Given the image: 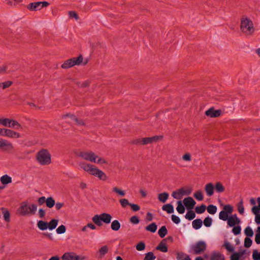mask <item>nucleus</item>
Masks as SVG:
<instances>
[{"mask_svg":"<svg viewBox=\"0 0 260 260\" xmlns=\"http://www.w3.org/2000/svg\"><path fill=\"white\" fill-rule=\"evenodd\" d=\"M11 123V119L9 118H3L2 119V125L10 127Z\"/></svg>","mask_w":260,"mask_h":260,"instance_id":"51","label":"nucleus"},{"mask_svg":"<svg viewBox=\"0 0 260 260\" xmlns=\"http://www.w3.org/2000/svg\"><path fill=\"white\" fill-rule=\"evenodd\" d=\"M172 197L174 199H180L182 198V195L179 194V189L177 191H174L172 194Z\"/></svg>","mask_w":260,"mask_h":260,"instance_id":"59","label":"nucleus"},{"mask_svg":"<svg viewBox=\"0 0 260 260\" xmlns=\"http://www.w3.org/2000/svg\"><path fill=\"white\" fill-rule=\"evenodd\" d=\"M214 187L212 183L207 184L205 187V190L208 196L211 197L214 193Z\"/></svg>","mask_w":260,"mask_h":260,"instance_id":"16","label":"nucleus"},{"mask_svg":"<svg viewBox=\"0 0 260 260\" xmlns=\"http://www.w3.org/2000/svg\"><path fill=\"white\" fill-rule=\"evenodd\" d=\"M83 58L81 55L78 57H72L66 60V68H70L75 65L79 66L83 62Z\"/></svg>","mask_w":260,"mask_h":260,"instance_id":"8","label":"nucleus"},{"mask_svg":"<svg viewBox=\"0 0 260 260\" xmlns=\"http://www.w3.org/2000/svg\"><path fill=\"white\" fill-rule=\"evenodd\" d=\"M37 160L42 165H47L51 162V155L45 149L40 150L37 154Z\"/></svg>","mask_w":260,"mask_h":260,"instance_id":"4","label":"nucleus"},{"mask_svg":"<svg viewBox=\"0 0 260 260\" xmlns=\"http://www.w3.org/2000/svg\"><path fill=\"white\" fill-rule=\"evenodd\" d=\"M207 212L212 215H214L217 212V208L216 206L210 204L206 207Z\"/></svg>","mask_w":260,"mask_h":260,"instance_id":"27","label":"nucleus"},{"mask_svg":"<svg viewBox=\"0 0 260 260\" xmlns=\"http://www.w3.org/2000/svg\"><path fill=\"white\" fill-rule=\"evenodd\" d=\"M113 191L116 193H118L121 197H123L125 194V192L124 191L119 189L117 187L113 188Z\"/></svg>","mask_w":260,"mask_h":260,"instance_id":"54","label":"nucleus"},{"mask_svg":"<svg viewBox=\"0 0 260 260\" xmlns=\"http://www.w3.org/2000/svg\"><path fill=\"white\" fill-rule=\"evenodd\" d=\"M67 117L70 118L77 125L82 126L85 124L83 120L78 119L74 115L66 113V118Z\"/></svg>","mask_w":260,"mask_h":260,"instance_id":"15","label":"nucleus"},{"mask_svg":"<svg viewBox=\"0 0 260 260\" xmlns=\"http://www.w3.org/2000/svg\"><path fill=\"white\" fill-rule=\"evenodd\" d=\"M41 4V2L30 3L27 6V9L31 11H36L40 10L42 9Z\"/></svg>","mask_w":260,"mask_h":260,"instance_id":"14","label":"nucleus"},{"mask_svg":"<svg viewBox=\"0 0 260 260\" xmlns=\"http://www.w3.org/2000/svg\"><path fill=\"white\" fill-rule=\"evenodd\" d=\"M169 196V194L168 192H164L158 194V199L160 202L165 203L168 199Z\"/></svg>","mask_w":260,"mask_h":260,"instance_id":"25","label":"nucleus"},{"mask_svg":"<svg viewBox=\"0 0 260 260\" xmlns=\"http://www.w3.org/2000/svg\"><path fill=\"white\" fill-rule=\"evenodd\" d=\"M156 250H160L163 252H168V248L166 243L162 240L159 243L158 246L156 247Z\"/></svg>","mask_w":260,"mask_h":260,"instance_id":"20","label":"nucleus"},{"mask_svg":"<svg viewBox=\"0 0 260 260\" xmlns=\"http://www.w3.org/2000/svg\"><path fill=\"white\" fill-rule=\"evenodd\" d=\"M158 139L157 136H154L152 137H146L142 138V140H141L142 145H147L148 144H150Z\"/></svg>","mask_w":260,"mask_h":260,"instance_id":"17","label":"nucleus"},{"mask_svg":"<svg viewBox=\"0 0 260 260\" xmlns=\"http://www.w3.org/2000/svg\"><path fill=\"white\" fill-rule=\"evenodd\" d=\"M112 217L108 213H103L100 215L96 214L92 218L93 223L99 226L103 225L102 222L105 224L111 223Z\"/></svg>","mask_w":260,"mask_h":260,"instance_id":"3","label":"nucleus"},{"mask_svg":"<svg viewBox=\"0 0 260 260\" xmlns=\"http://www.w3.org/2000/svg\"><path fill=\"white\" fill-rule=\"evenodd\" d=\"M240 29L243 33L246 35H251L254 31L253 22L247 17L241 18Z\"/></svg>","mask_w":260,"mask_h":260,"instance_id":"2","label":"nucleus"},{"mask_svg":"<svg viewBox=\"0 0 260 260\" xmlns=\"http://www.w3.org/2000/svg\"><path fill=\"white\" fill-rule=\"evenodd\" d=\"M48 229L49 230H52L56 228L58 224V220L55 219H52L49 223H48Z\"/></svg>","mask_w":260,"mask_h":260,"instance_id":"33","label":"nucleus"},{"mask_svg":"<svg viewBox=\"0 0 260 260\" xmlns=\"http://www.w3.org/2000/svg\"><path fill=\"white\" fill-rule=\"evenodd\" d=\"M183 202L185 207L188 210H192L196 204V201L192 199V198L190 197L185 198L183 200Z\"/></svg>","mask_w":260,"mask_h":260,"instance_id":"10","label":"nucleus"},{"mask_svg":"<svg viewBox=\"0 0 260 260\" xmlns=\"http://www.w3.org/2000/svg\"><path fill=\"white\" fill-rule=\"evenodd\" d=\"M214 187L216 191L218 193H221L224 191V187L222 184L220 182H217L215 184Z\"/></svg>","mask_w":260,"mask_h":260,"instance_id":"34","label":"nucleus"},{"mask_svg":"<svg viewBox=\"0 0 260 260\" xmlns=\"http://www.w3.org/2000/svg\"><path fill=\"white\" fill-rule=\"evenodd\" d=\"M162 210L166 211L168 214H171L174 211V207L171 204H167L164 205L162 207Z\"/></svg>","mask_w":260,"mask_h":260,"instance_id":"21","label":"nucleus"},{"mask_svg":"<svg viewBox=\"0 0 260 260\" xmlns=\"http://www.w3.org/2000/svg\"><path fill=\"white\" fill-rule=\"evenodd\" d=\"M171 219L173 222L177 224H179L181 221L180 218L175 215H172L171 216Z\"/></svg>","mask_w":260,"mask_h":260,"instance_id":"63","label":"nucleus"},{"mask_svg":"<svg viewBox=\"0 0 260 260\" xmlns=\"http://www.w3.org/2000/svg\"><path fill=\"white\" fill-rule=\"evenodd\" d=\"M252 258L253 260H260V252H258L257 250H253Z\"/></svg>","mask_w":260,"mask_h":260,"instance_id":"58","label":"nucleus"},{"mask_svg":"<svg viewBox=\"0 0 260 260\" xmlns=\"http://www.w3.org/2000/svg\"><path fill=\"white\" fill-rule=\"evenodd\" d=\"M56 232L58 234H63L65 232V225H60L57 229Z\"/></svg>","mask_w":260,"mask_h":260,"instance_id":"64","label":"nucleus"},{"mask_svg":"<svg viewBox=\"0 0 260 260\" xmlns=\"http://www.w3.org/2000/svg\"><path fill=\"white\" fill-rule=\"evenodd\" d=\"M120 226L121 224L119 221L117 220H114L111 223V228L112 230L117 231L120 228Z\"/></svg>","mask_w":260,"mask_h":260,"instance_id":"26","label":"nucleus"},{"mask_svg":"<svg viewBox=\"0 0 260 260\" xmlns=\"http://www.w3.org/2000/svg\"><path fill=\"white\" fill-rule=\"evenodd\" d=\"M69 16L70 18H75L76 20L79 19L78 15L75 11H69Z\"/></svg>","mask_w":260,"mask_h":260,"instance_id":"56","label":"nucleus"},{"mask_svg":"<svg viewBox=\"0 0 260 260\" xmlns=\"http://www.w3.org/2000/svg\"><path fill=\"white\" fill-rule=\"evenodd\" d=\"M252 244V241L250 237H246L244 239V246L246 248L250 247Z\"/></svg>","mask_w":260,"mask_h":260,"instance_id":"53","label":"nucleus"},{"mask_svg":"<svg viewBox=\"0 0 260 260\" xmlns=\"http://www.w3.org/2000/svg\"><path fill=\"white\" fill-rule=\"evenodd\" d=\"M78 155L83 159L88 160L92 162H96V158L98 156L92 151H81Z\"/></svg>","mask_w":260,"mask_h":260,"instance_id":"5","label":"nucleus"},{"mask_svg":"<svg viewBox=\"0 0 260 260\" xmlns=\"http://www.w3.org/2000/svg\"><path fill=\"white\" fill-rule=\"evenodd\" d=\"M46 204L47 207L49 208H52L55 204V200L52 197L46 199Z\"/></svg>","mask_w":260,"mask_h":260,"instance_id":"35","label":"nucleus"},{"mask_svg":"<svg viewBox=\"0 0 260 260\" xmlns=\"http://www.w3.org/2000/svg\"><path fill=\"white\" fill-rule=\"evenodd\" d=\"M79 165L82 169L89 173L93 166L92 165L87 164L85 162H81Z\"/></svg>","mask_w":260,"mask_h":260,"instance_id":"37","label":"nucleus"},{"mask_svg":"<svg viewBox=\"0 0 260 260\" xmlns=\"http://www.w3.org/2000/svg\"><path fill=\"white\" fill-rule=\"evenodd\" d=\"M0 148L6 151H10L13 149L14 147L11 142L2 138L0 141Z\"/></svg>","mask_w":260,"mask_h":260,"instance_id":"9","label":"nucleus"},{"mask_svg":"<svg viewBox=\"0 0 260 260\" xmlns=\"http://www.w3.org/2000/svg\"><path fill=\"white\" fill-rule=\"evenodd\" d=\"M177 207L176 210L180 214H183L185 212V206L183 205L181 201H178L177 202Z\"/></svg>","mask_w":260,"mask_h":260,"instance_id":"28","label":"nucleus"},{"mask_svg":"<svg viewBox=\"0 0 260 260\" xmlns=\"http://www.w3.org/2000/svg\"><path fill=\"white\" fill-rule=\"evenodd\" d=\"M219 218L223 221H227L229 218V215L224 211H221L219 214Z\"/></svg>","mask_w":260,"mask_h":260,"instance_id":"42","label":"nucleus"},{"mask_svg":"<svg viewBox=\"0 0 260 260\" xmlns=\"http://www.w3.org/2000/svg\"><path fill=\"white\" fill-rule=\"evenodd\" d=\"M240 222H241V220L236 221L235 219H230V218H229L228 220H227L228 225L230 227H233V226H236V225H238L240 224Z\"/></svg>","mask_w":260,"mask_h":260,"instance_id":"43","label":"nucleus"},{"mask_svg":"<svg viewBox=\"0 0 260 260\" xmlns=\"http://www.w3.org/2000/svg\"><path fill=\"white\" fill-rule=\"evenodd\" d=\"M156 256L152 252H149L145 254L144 260H154Z\"/></svg>","mask_w":260,"mask_h":260,"instance_id":"46","label":"nucleus"},{"mask_svg":"<svg viewBox=\"0 0 260 260\" xmlns=\"http://www.w3.org/2000/svg\"><path fill=\"white\" fill-rule=\"evenodd\" d=\"M221 111L220 110H215L214 108L212 107L207 110L205 112L207 116L212 118L217 117L221 115Z\"/></svg>","mask_w":260,"mask_h":260,"instance_id":"11","label":"nucleus"},{"mask_svg":"<svg viewBox=\"0 0 260 260\" xmlns=\"http://www.w3.org/2000/svg\"><path fill=\"white\" fill-rule=\"evenodd\" d=\"M85 256L77 255L74 252H66V260H83Z\"/></svg>","mask_w":260,"mask_h":260,"instance_id":"13","label":"nucleus"},{"mask_svg":"<svg viewBox=\"0 0 260 260\" xmlns=\"http://www.w3.org/2000/svg\"><path fill=\"white\" fill-rule=\"evenodd\" d=\"M223 246L230 252H233L234 251V247L228 241L224 242Z\"/></svg>","mask_w":260,"mask_h":260,"instance_id":"45","label":"nucleus"},{"mask_svg":"<svg viewBox=\"0 0 260 260\" xmlns=\"http://www.w3.org/2000/svg\"><path fill=\"white\" fill-rule=\"evenodd\" d=\"M136 249L138 251H142L145 249L146 245L144 242H140L136 245Z\"/></svg>","mask_w":260,"mask_h":260,"instance_id":"52","label":"nucleus"},{"mask_svg":"<svg viewBox=\"0 0 260 260\" xmlns=\"http://www.w3.org/2000/svg\"><path fill=\"white\" fill-rule=\"evenodd\" d=\"M37 208L36 204L29 205L27 202H23L18 209V211L19 214L22 216L32 215L36 214Z\"/></svg>","mask_w":260,"mask_h":260,"instance_id":"1","label":"nucleus"},{"mask_svg":"<svg viewBox=\"0 0 260 260\" xmlns=\"http://www.w3.org/2000/svg\"><path fill=\"white\" fill-rule=\"evenodd\" d=\"M238 210L240 214H243L244 212V207L243 206V201L241 199V201L238 204Z\"/></svg>","mask_w":260,"mask_h":260,"instance_id":"48","label":"nucleus"},{"mask_svg":"<svg viewBox=\"0 0 260 260\" xmlns=\"http://www.w3.org/2000/svg\"><path fill=\"white\" fill-rule=\"evenodd\" d=\"M38 226L41 230L44 231L48 229V222H45L42 220H40L38 222Z\"/></svg>","mask_w":260,"mask_h":260,"instance_id":"31","label":"nucleus"},{"mask_svg":"<svg viewBox=\"0 0 260 260\" xmlns=\"http://www.w3.org/2000/svg\"><path fill=\"white\" fill-rule=\"evenodd\" d=\"M10 66V65L7 66V65H3L0 67V74H3L5 73H8L10 72L11 71L9 70L8 71V69Z\"/></svg>","mask_w":260,"mask_h":260,"instance_id":"49","label":"nucleus"},{"mask_svg":"<svg viewBox=\"0 0 260 260\" xmlns=\"http://www.w3.org/2000/svg\"><path fill=\"white\" fill-rule=\"evenodd\" d=\"M244 234L247 237H252L253 236L254 233L250 226H247L244 230Z\"/></svg>","mask_w":260,"mask_h":260,"instance_id":"41","label":"nucleus"},{"mask_svg":"<svg viewBox=\"0 0 260 260\" xmlns=\"http://www.w3.org/2000/svg\"><path fill=\"white\" fill-rule=\"evenodd\" d=\"M130 221L134 224H137L140 222V219L137 216H133L130 218Z\"/></svg>","mask_w":260,"mask_h":260,"instance_id":"60","label":"nucleus"},{"mask_svg":"<svg viewBox=\"0 0 260 260\" xmlns=\"http://www.w3.org/2000/svg\"><path fill=\"white\" fill-rule=\"evenodd\" d=\"M168 234V230L166 227V226H162L158 231V234L160 236V237L163 238H164L167 234Z\"/></svg>","mask_w":260,"mask_h":260,"instance_id":"29","label":"nucleus"},{"mask_svg":"<svg viewBox=\"0 0 260 260\" xmlns=\"http://www.w3.org/2000/svg\"><path fill=\"white\" fill-rule=\"evenodd\" d=\"M196 217V214L192 210H188V211L186 214L185 217L186 219L191 220L194 219Z\"/></svg>","mask_w":260,"mask_h":260,"instance_id":"40","label":"nucleus"},{"mask_svg":"<svg viewBox=\"0 0 260 260\" xmlns=\"http://www.w3.org/2000/svg\"><path fill=\"white\" fill-rule=\"evenodd\" d=\"M157 228V226L156 223L152 222L149 224L148 225H147V226H146L145 230L147 231L154 233L156 231Z\"/></svg>","mask_w":260,"mask_h":260,"instance_id":"24","label":"nucleus"},{"mask_svg":"<svg viewBox=\"0 0 260 260\" xmlns=\"http://www.w3.org/2000/svg\"><path fill=\"white\" fill-rule=\"evenodd\" d=\"M192 227L195 230L200 229L203 225V221L201 219H194L192 222Z\"/></svg>","mask_w":260,"mask_h":260,"instance_id":"22","label":"nucleus"},{"mask_svg":"<svg viewBox=\"0 0 260 260\" xmlns=\"http://www.w3.org/2000/svg\"><path fill=\"white\" fill-rule=\"evenodd\" d=\"M89 174L98 177L101 180L105 181L107 179L106 174L94 165L92 166Z\"/></svg>","mask_w":260,"mask_h":260,"instance_id":"7","label":"nucleus"},{"mask_svg":"<svg viewBox=\"0 0 260 260\" xmlns=\"http://www.w3.org/2000/svg\"><path fill=\"white\" fill-rule=\"evenodd\" d=\"M224 212L230 215L233 212V207L231 205H225L223 207V210Z\"/></svg>","mask_w":260,"mask_h":260,"instance_id":"39","label":"nucleus"},{"mask_svg":"<svg viewBox=\"0 0 260 260\" xmlns=\"http://www.w3.org/2000/svg\"><path fill=\"white\" fill-rule=\"evenodd\" d=\"M206 209V206L205 204H202L200 206H197L195 208V211L198 214L203 213Z\"/></svg>","mask_w":260,"mask_h":260,"instance_id":"36","label":"nucleus"},{"mask_svg":"<svg viewBox=\"0 0 260 260\" xmlns=\"http://www.w3.org/2000/svg\"><path fill=\"white\" fill-rule=\"evenodd\" d=\"M10 127H14L16 129L21 128V126L17 121L11 119V123Z\"/></svg>","mask_w":260,"mask_h":260,"instance_id":"50","label":"nucleus"},{"mask_svg":"<svg viewBox=\"0 0 260 260\" xmlns=\"http://www.w3.org/2000/svg\"><path fill=\"white\" fill-rule=\"evenodd\" d=\"M12 84L11 81H6L3 83H0V88H2L3 89H5L7 87L10 86Z\"/></svg>","mask_w":260,"mask_h":260,"instance_id":"57","label":"nucleus"},{"mask_svg":"<svg viewBox=\"0 0 260 260\" xmlns=\"http://www.w3.org/2000/svg\"><path fill=\"white\" fill-rule=\"evenodd\" d=\"M212 222L213 220L212 218L209 216H207L204 219L203 223L206 227L209 228L211 226Z\"/></svg>","mask_w":260,"mask_h":260,"instance_id":"38","label":"nucleus"},{"mask_svg":"<svg viewBox=\"0 0 260 260\" xmlns=\"http://www.w3.org/2000/svg\"><path fill=\"white\" fill-rule=\"evenodd\" d=\"M129 206L131 207L132 210L134 212H137L140 209V207L137 204L131 203V204H129Z\"/></svg>","mask_w":260,"mask_h":260,"instance_id":"61","label":"nucleus"},{"mask_svg":"<svg viewBox=\"0 0 260 260\" xmlns=\"http://www.w3.org/2000/svg\"><path fill=\"white\" fill-rule=\"evenodd\" d=\"M245 250H243L241 251L234 252L231 256L230 260H239L240 258L245 253Z\"/></svg>","mask_w":260,"mask_h":260,"instance_id":"19","label":"nucleus"},{"mask_svg":"<svg viewBox=\"0 0 260 260\" xmlns=\"http://www.w3.org/2000/svg\"><path fill=\"white\" fill-rule=\"evenodd\" d=\"M192 192L191 187H188L185 189L183 187H181L179 189V194L182 195H189Z\"/></svg>","mask_w":260,"mask_h":260,"instance_id":"30","label":"nucleus"},{"mask_svg":"<svg viewBox=\"0 0 260 260\" xmlns=\"http://www.w3.org/2000/svg\"><path fill=\"white\" fill-rule=\"evenodd\" d=\"M251 211H252V212L255 215L259 214L260 208H259L257 206H254L252 207Z\"/></svg>","mask_w":260,"mask_h":260,"instance_id":"62","label":"nucleus"},{"mask_svg":"<svg viewBox=\"0 0 260 260\" xmlns=\"http://www.w3.org/2000/svg\"><path fill=\"white\" fill-rule=\"evenodd\" d=\"M5 136L9 138L16 139L21 137V135L16 132L12 131L10 129L6 128L5 131Z\"/></svg>","mask_w":260,"mask_h":260,"instance_id":"12","label":"nucleus"},{"mask_svg":"<svg viewBox=\"0 0 260 260\" xmlns=\"http://www.w3.org/2000/svg\"><path fill=\"white\" fill-rule=\"evenodd\" d=\"M108 247L106 245L102 246L99 250V257L100 258L103 257L106 253L108 252Z\"/></svg>","mask_w":260,"mask_h":260,"instance_id":"32","label":"nucleus"},{"mask_svg":"<svg viewBox=\"0 0 260 260\" xmlns=\"http://www.w3.org/2000/svg\"><path fill=\"white\" fill-rule=\"evenodd\" d=\"M210 260H225V258L223 254L213 251L211 253Z\"/></svg>","mask_w":260,"mask_h":260,"instance_id":"18","label":"nucleus"},{"mask_svg":"<svg viewBox=\"0 0 260 260\" xmlns=\"http://www.w3.org/2000/svg\"><path fill=\"white\" fill-rule=\"evenodd\" d=\"M207 245L206 243L203 241H198L194 245L191 246V249L194 253L199 254L203 252L206 249Z\"/></svg>","mask_w":260,"mask_h":260,"instance_id":"6","label":"nucleus"},{"mask_svg":"<svg viewBox=\"0 0 260 260\" xmlns=\"http://www.w3.org/2000/svg\"><path fill=\"white\" fill-rule=\"evenodd\" d=\"M232 232L235 235H238L241 234V227L239 224L237 226H233Z\"/></svg>","mask_w":260,"mask_h":260,"instance_id":"47","label":"nucleus"},{"mask_svg":"<svg viewBox=\"0 0 260 260\" xmlns=\"http://www.w3.org/2000/svg\"><path fill=\"white\" fill-rule=\"evenodd\" d=\"M119 202L123 208H125L127 205L131 204L126 199H121L119 200Z\"/></svg>","mask_w":260,"mask_h":260,"instance_id":"55","label":"nucleus"},{"mask_svg":"<svg viewBox=\"0 0 260 260\" xmlns=\"http://www.w3.org/2000/svg\"><path fill=\"white\" fill-rule=\"evenodd\" d=\"M194 196V197L195 198V199L196 200H197L198 201H202L203 200V199H204L203 195V192L200 190H199L197 191L194 193V196Z\"/></svg>","mask_w":260,"mask_h":260,"instance_id":"44","label":"nucleus"},{"mask_svg":"<svg viewBox=\"0 0 260 260\" xmlns=\"http://www.w3.org/2000/svg\"><path fill=\"white\" fill-rule=\"evenodd\" d=\"M1 181L4 185L9 184L12 182V178L8 175H3L1 177Z\"/></svg>","mask_w":260,"mask_h":260,"instance_id":"23","label":"nucleus"}]
</instances>
